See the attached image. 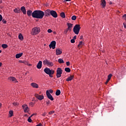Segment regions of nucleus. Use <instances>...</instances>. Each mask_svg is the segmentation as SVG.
<instances>
[{"instance_id":"a878e982","label":"nucleus","mask_w":126,"mask_h":126,"mask_svg":"<svg viewBox=\"0 0 126 126\" xmlns=\"http://www.w3.org/2000/svg\"><path fill=\"white\" fill-rule=\"evenodd\" d=\"M56 96H59V95H61V90H57L56 92Z\"/></svg>"},{"instance_id":"5fc2aeb1","label":"nucleus","mask_w":126,"mask_h":126,"mask_svg":"<svg viewBox=\"0 0 126 126\" xmlns=\"http://www.w3.org/2000/svg\"><path fill=\"white\" fill-rule=\"evenodd\" d=\"M82 38H83V36L81 35L80 37V39L81 40V39H82Z\"/></svg>"},{"instance_id":"a19ab883","label":"nucleus","mask_w":126,"mask_h":126,"mask_svg":"<svg viewBox=\"0 0 126 126\" xmlns=\"http://www.w3.org/2000/svg\"><path fill=\"white\" fill-rule=\"evenodd\" d=\"M70 42H71V43L73 44V43L75 42V40H74V39H71Z\"/></svg>"},{"instance_id":"a211bd4d","label":"nucleus","mask_w":126,"mask_h":126,"mask_svg":"<svg viewBox=\"0 0 126 126\" xmlns=\"http://www.w3.org/2000/svg\"><path fill=\"white\" fill-rule=\"evenodd\" d=\"M21 10L22 11L23 14H26V9L25 8V7L22 6L21 8Z\"/></svg>"},{"instance_id":"864d4df0","label":"nucleus","mask_w":126,"mask_h":126,"mask_svg":"<svg viewBox=\"0 0 126 126\" xmlns=\"http://www.w3.org/2000/svg\"><path fill=\"white\" fill-rule=\"evenodd\" d=\"M30 106H32L33 105V102L30 103Z\"/></svg>"},{"instance_id":"5701e85b","label":"nucleus","mask_w":126,"mask_h":126,"mask_svg":"<svg viewBox=\"0 0 126 126\" xmlns=\"http://www.w3.org/2000/svg\"><path fill=\"white\" fill-rule=\"evenodd\" d=\"M101 5L103 8L106 6V1L105 0H101Z\"/></svg>"},{"instance_id":"0eeeda50","label":"nucleus","mask_w":126,"mask_h":126,"mask_svg":"<svg viewBox=\"0 0 126 126\" xmlns=\"http://www.w3.org/2000/svg\"><path fill=\"white\" fill-rule=\"evenodd\" d=\"M43 63L44 64H47L48 66H53V65H54L53 62H50L47 60H44L43 61Z\"/></svg>"},{"instance_id":"8fccbe9b","label":"nucleus","mask_w":126,"mask_h":126,"mask_svg":"<svg viewBox=\"0 0 126 126\" xmlns=\"http://www.w3.org/2000/svg\"><path fill=\"white\" fill-rule=\"evenodd\" d=\"M36 126H42V124L39 123L38 125H37Z\"/></svg>"},{"instance_id":"2eb2a0df","label":"nucleus","mask_w":126,"mask_h":126,"mask_svg":"<svg viewBox=\"0 0 126 126\" xmlns=\"http://www.w3.org/2000/svg\"><path fill=\"white\" fill-rule=\"evenodd\" d=\"M51 10L47 9L45 10L44 14L46 15V16H50L51 15Z\"/></svg>"},{"instance_id":"4468645a","label":"nucleus","mask_w":126,"mask_h":126,"mask_svg":"<svg viewBox=\"0 0 126 126\" xmlns=\"http://www.w3.org/2000/svg\"><path fill=\"white\" fill-rule=\"evenodd\" d=\"M67 30H69V31L71 32V28H72V26H73V24L71 23H67Z\"/></svg>"},{"instance_id":"aec40b11","label":"nucleus","mask_w":126,"mask_h":126,"mask_svg":"<svg viewBox=\"0 0 126 126\" xmlns=\"http://www.w3.org/2000/svg\"><path fill=\"white\" fill-rule=\"evenodd\" d=\"M22 55H23V53L17 54L16 55V59H19V58H21L22 57Z\"/></svg>"},{"instance_id":"052dcab7","label":"nucleus","mask_w":126,"mask_h":126,"mask_svg":"<svg viewBox=\"0 0 126 126\" xmlns=\"http://www.w3.org/2000/svg\"><path fill=\"white\" fill-rule=\"evenodd\" d=\"M0 53H1V50H0Z\"/></svg>"},{"instance_id":"bf43d9fd","label":"nucleus","mask_w":126,"mask_h":126,"mask_svg":"<svg viewBox=\"0 0 126 126\" xmlns=\"http://www.w3.org/2000/svg\"><path fill=\"white\" fill-rule=\"evenodd\" d=\"M2 2V0H0V3H1Z\"/></svg>"},{"instance_id":"e433bc0d","label":"nucleus","mask_w":126,"mask_h":126,"mask_svg":"<svg viewBox=\"0 0 126 126\" xmlns=\"http://www.w3.org/2000/svg\"><path fill=\"white\" fill-rule=\"evenodd\" d=\"M123 19H124V20H126V14H124V15L123 16Z\"/></svg>"},{"instance_id":"c756f323","label":"nucleus","mask_w":126,"mask_h":126,"mask_svg":"<svg viewBox=\"0 0 126 126\" xmlns=\"http://www.w3.org/2000/svg\"><path fill=\"white\" fill-rule=\"evenodd\" d=\"M64 70L66 72H70V68L68 67L65 68Z\"/></svg>"},{"instance_id":"49530a36","label":"nucleus","mask_w":126,"mask_h":126,"mask_svg":"<svg viewBox=\"0 0 126 126\" xmlns=\"http://www.w3.org/2000/svg\"><path fill=\"white\" fill-rule=\"evenodd\" d=\"M2 20V16L0 14V22Z\"/></svg>"},{"instance_id":"ea45409f","label":"nucleus","mask_w":126,"mask_h":126,"mask_svg":"<svg viewBox=\"0 0 126 126\" xmlns=\"http://www.w3.org/2000/svg\"><path fill=\"white\" fill-rule=\"evenodd\" d=\"M55 113V111H51L50 112H49V115H52V114H54Z\"/></svg>"},{"instance_id":"c03bdc74","label":"nucleus","mask_w":126,"mask_h":126,"mask_svg":"<svg viewBox=\"0 0 126 126\" xmlns=\"http://www.w3.org/2000/svg\"><path fill=\"white\" fill-rule=\"evenodd\" d=\"M81 45H82V41H80L79 42V44L78 45V47H79L80 46H81Z\"/></svg>"},{"instance_id":"4d7b16f0","label":"nucleus","mask_w":126,"mask_h":126,"mask_svg":"<svg viewBox=\"0 0 126 126\" xmlns=\"http://www.w3.org/2000/svg\"><path fill=\"white\" fill-rule=\"evenodd\" d=\"M2 63H0V66H1Z\"/></svg>"},{"instance_id":"20e7f679","label":"nucleus","mask_w":126,"mask_h":126,"mask_svg":"<svg viewBox=\"0 0 126 126\" xmlns=\"http://www.w3.org/2000/svg\"><path fill=\"white\" fill-rule=\"evenodd\" d=\"M80 29H81V28L80 27V25L77 24L74 27L73 31L74 33L76 34V35H78V34H79Z\"/></svg>"},{"instance_id":"dca6fc26","label":"nucleus","mask_w":126,"mask_h":126,"mask_svg":"<svg viewBox=\"0 0 126 126\" xmlns=\"http://www.w3.org/2000/svg\"><path fill=\"white\" fill-rule=\"evenodd\" d=\"M31 86L33 87V88H39V85H38V84L35 83H32L31 84Z\"/></svg>"},{"instance_id":"bb28decb","label":"nucleus","mask_w":126,"mask_h":126,"mask_svg":"<svg viewBox=\"0 0 126 126\" xmlns=\"http://www.w3.org/2000/svg\"><path fill=\"white\" fill-rule=\"evenodd\" d=\"M60 15L61 17H62V18H65V14L64 13V12L61 13Z\"/></svg>"},{"instance_id":"f3484780","label":"nucleus","mask_w":126,"mask_h":126,"mask_svg":"<svg viewBox=\"0 0 126 126\" xmlns=\"http://www.w3.org/2000/svg\"><path fill=\"white\" fill-rule=\"evenodd\" d=\"M36 67L38 69L42 68V61H39L38 63L36 65Z\"/></svg>"},{"instance_id":"a18cd8bd","label":"nucleus","mask_w":126,"mask_h":126,"mask_svg":"<svg viewBox=\"0 0 126 126\" xmlns=\"http://www.w3.org/2000/svg\"><path fill=\"white\" fill-rule=\"evenodd\" d=\"M66 65H67V66H68V65H69V64H70V63H69V62H67L66 63Z\"/></svg>"},{"instance_id":"393cba45","label":"nucleus","mask_w":126,"mask_h":126,"mask_svg":"<svg viewBox=\"0 0 126 126\" xmlns=\"http://www.w3.org/2000/svg\"><path fill=\"white\" fill-rule=\"evenodd\" d=\"M18 38H19V40H21V41H22L23 40V36L22 35V34L21 33L19 34Z\"/></svg>"},{"instance_id":"c85d7f7f","label":"nucleus","mask_w":126,"mask_h":126,"mask_svg":"<svg viewBox=\"0 0 126 126\" xmlns=\"http://www.w3.org/2000/svg\"><path fill=\"white\" fill-rule=\"evenodd\" d=\"M1 47L3 49H6L8 46H7V44H2Z\"/></svg>"},{"instance_id":"f704fd0d","label":"nucleus","mask_w":126,"mask_h":126,"mask_svg":"<svg viewBox=\"0 0 126 126\" xmlns=\"http://www.w3.org/2000/svg\"><path fill=\"white\" fill-rule=\"evenodd\" d=\"M13 105L14 106H18V105H19V103H18V102H13Z\"/></svg>"},{"instance_id":"13d9d810","label":"nucleus","mask_w":126,"mask_h":126,"mask_svg":"<svg viewBox=\"0 0 126 126\" xmlns=\"http://www.w3.org/2000/svg\"><path fill=\"white\" fill-rule=\"evenodd\" d=\"M0 108H1V103L0 102Z\"/></svg>"},{"instance_id":"58836bf2","label":"nucleus","mask_w":126,"mask_h":126,"mask_svg":"<svg viewBox=\"0 0 126 126\" xmlns=\"http://www.w3.org/2000/svg\"><path fill=\"white\" fill-rule=\"evenodd\" d=\"M47 32L48 33H52V32H53V31H52V30H51V29H48L47 31Z\"/></svg>"},{"instance_id":"3c124183","label":"nucleus","mask_w":126,"mask_h":126,"mask_svg":"<svg viewBox=\"0 0 126 126\" xmlns=\"http://www.w3.org/2000/svg\"><path fill=\"white\" fill-rule=\"evenodd\" d=\"M109 81H110V80H106V82H105V84H108V82H109Z\"/></svg>"},{"instance_id":"473e14b6","label":"nucleus","mask_w":126,"mask_h":126,"mask_svg":"<svg viewBox=\"0 0 126 126\" xmlns=\"http://www.w3.org/2000/svg\"><path fill=\"white\" fill-rule=\"evenodd\" d=\"M68 31H69V30H67V29H66V30H64V34H65V35H66V34H67V32H68Z\"/></svg>"},{"instance_id":"9b49d317","label":"nucleus","mask_w":126,"mask_h":126,"mask_svg":"<svg viewBox=\"0 0 126 126\" xmlns=\"http://www.w3.org/2000/svg\"><path fill=\"white\" fill-rule=\"evenodd\" d=\"M34 96L36 98H37V99H38V100H43V99H44V95H39L38 94H34Z\"/></svg>"},{"instance_id":"9d476101","label":"nucleus","mask_w":126,"mask_h":126,"mask_svg":"<svg viewBox=\"0 0 126 126\" xmlns=\"http://www.w3.org/2000/svg\"><path fill=\"white\" fill-rule=\"evenodd\" d=\"M50 15H52L54 18H57V17H58V13H57V12L55 10H51L50 12Z\"/></svg>"},{"instance_id":"1a4fd4ad","label":"nucleus","mask_w":126,"mask_h":126,"mask_svg":"<svg viewBox=\"0 0 126 126\" xmlns=\"http://www.w3.org/2000/svg\"><path fill=\"white\" fill-rule=\"evenodd\" d=\"M22 108L24 111V113H28L30 111V108L28 107V106L26 104H24L22 105Z\"/></svg>"},{"instance_id":"79ce46f5","label":"nucleus","mask_w":126,"mask_h":126,"mask_svg":"<svg viewBox=\"0 0 126 126\" xmlns=\"http://www.w3.org/2000/svg\"><path fill=\"white\" fill-rule=\"evenodd\" d=\"M46 115H47V112H45L43 113L42 116H43V117H46Z\"/></svg>"},{"instance_id":"7c9ffc66","label":"nucleus","mask_w":126,"mask_h":126,"mask_svg":"<svg viewBox=\"0 0 126 126\" xmlns=\"http://www.w3.org/2000/svg\"><path fill=\"white\" fill-rule=\"evenodd\" d=\"M31 118H32V117L30 116L28 119V122H29V123H32V119H31Z\"/></svg>"},{"instance_id":"39448f33","label":"nucleus","mask_w":126,"mask_h":126,"mask_svg":"<svg viewBox=\"0 0 126 126\" xmlns=\"http://www.w3.org/2000/svg\"><path fill=\"white\" fill-rule=\"evenodd\" d=\"M62 74H63V70L61 68L59 67L57 69V73L56 76L57 78H60L62 76Z\"/></svg>"},{"instance_id":"4c0bfd02","label":"nucleus","mask_w":126,"mask_h":126,"mask_svg":"<svg viewBox=\"0 0 126 126\" xmlns=\"http://www.w3.org/2000/svg\"><path fill=\"white\" fill-rule=\"evenodd\" d=\"M48 92H49V93H51V94H53L54 91H53V90H49L48 91Z\"/></svg>"},{"instance_id":"09e8293b","label":"nucleus","mask_w":126,"mask_h":126,"mask_svg":"<svg viewBox=\"0 0 126 126\" xmlns=\"http://www.w3.org/2000/svg\"><path fill=\"white\" fill-rule=\"evenodd\" d=\"M36 115H37V114H36V113H33V114H32L31 116V117H33V116H36Z\"/></svg>"},{"instance_id":"423d86ee","label":"nucleus","mask_w":126,"mask_h":126,"mask_svg":"<svg viewBox=\"0 0 126 126\" xmlns=\"http://www.w3.org/2000/svg\"><path fill=\"white\" fill-rule=\"evenodd\" d=\"M57 44V42H56V41H52L50 44H49V48L50 49H53V50L56 49V44Z\"/></svg>"},{"instance_id":"7ed1b4c3","label":"nucleus","mask_w":126,"mask_h":126,"mask_svg":"<svg viewBox=\"0 0 126 126\" xmlns=\"http://www.w3.org/2000/svg\"><path fill=\"white\" fill-rule=\"evenodd\" d=\"M41 30L39 27H35L32 28L31 32L32 35V36H35V35H37V34H39V32H40Z\"/></svg>"},{"instance_id":"6e6552de","label":"nucleus","mask_w":126,"mask_h":126,"mask_svg":"<svg viewBox=\"0 0 126 126\" xmlns=\"http://www.w3.org/2000/svg\"><path fill=\"white\" fill-rule=\"evenodd\" d=\"M46 96L48 99L51 100V101H54V97H53V95L49 93V91H46Z\"/></svg>"},{"instance_id":"72a5a7b5","label":"nucleus","mask_w":126,"mask_h":126,"mask_svg":"<svg viewBox=\"0 0 126 126\" xmlns=\"http://www.w3.org/2000/svg\"><path fill=\"white\" fill-rule=\"evenodd\" d=\"M71 19L72 20H76V16H73L72 17H71Z\"/></svg>"},{"instance_id":"de8ad7c7","label":"nucleus","mask_w":126,"mask_h":126,"mask_svg":"<svg viewBox=\"0 0 126 126\" xmlns=\"http://www.w3.org/2000/svg\"><path fill=\"white\" fill-rule=\"evenodd\" d=\"M123 25L124 26V28H125V29H126V23H123Z\"/></svg>"},{"instance_id":"b1692460","label":"nucleus","mask_w":126,"mask_h":126,"mask_svg":"<svg viewBox=\"0 0 126 126\" xmlns=\"http://www.w3.org/2000/svg\"><path fill=\"white\" fill-rule=\"evenodd\" d=\"M58 62L59 63H64V61H63V60L61 58L58 59Z\"/></svg>"},{"instance_id":"4be33fe9","label":"nucleus","mask_w":126,"mask_h":126,"mask_svg":"<svg viewBox=\"0 0 126 126\" xmlns=\"http://www.w3.org/2000/svg\"><path fill=\"white\" fill-rule=\"evenodd\" d=\"M14 11L15 12V13H20L21 11L20 10V9L18 8L14 9Z\"/></svg>"},{"instance_id":"37998d69","label":"nucleus","mask_w":126,"mask_h":126,"mask_svg":"<svg viewBox=\"0 0 126 126\" xmlns=\"http://www.w3.org/2000/svg\"><path fill=\"white\" fill-rule=\"evenodd\" d=\"M2 22L3 23H4V24H5L6 23V21L4 19L2 20Z\"/></svg>"},{"instance_id":"6ab92c4d","label":"nucleus","mask_w":126,"mask_h":126,"mask_svg":"<svg viewBox=\"0 0 126 126\" xmlns=\"http://www.w3.org/2000/svg\"><path fill=\"white\" fill-rule=\"evenodd\" d=\"M74 78V76L73 75H70L69 77H68L67 79H66V81H71V80Z\"/></svg>"},{"instance_id":"603ef678","label":"nucleus","mask_w":126,"mask_h":126,"mask_svg":"<svg viewBox=\"0 0 126 126\" xmlns=\"http://www.w3.org/2000/svg\"><path fill=\"white\" fill-rule=\"evenodd\" d=\"M76 39V35L74 36L73 39L75 40Z\"/></svg>"},{"instance_id":"6e6d98bb","label":"nucleus","mask_w":126,"mask_h":126,"mask_svg":"<svg viewBox=\"0 0 126 126\" xmlns=\"http://www.w3.org/2000/svg\"><path fill=\"white\" fill-rule=\"evenodd\" d=\"M112 3H113V2L112 1H110L109 4H112Z\"/></svg>"},{"instance_id":"2f4dec72","label":"nucleus","mask_w":126,"mask_h":126,"mask_svg":"<svg viewBox=\"0 0 126 126\" xmlns=\"http://www.w3.org/2000/svg\"><path fill=\"white\" fill-rule=\"evenodd\" d=\"M113 75H112V74H110L108 76V80H111V78L112 77Z\"/></svg>"},{"instance_id":"c9c22d12","label":"nucleus","mask_w":126,"mask_h":126,"mask_svg":"<svg viewBox=\"0 0 126 126\" xmlns=\"http://www.w3.org/2000/svg\"><path fill=\"white\" fill-rule=\"evenodd\" d=\"M46 104H47V105H50V104H51V101H50V100H48L46 101Z\"/></svg>"},{"instance_id":"ddd939ff","label":"nucleus","mask_w":126,"mask_h":126,"mask_svg":"<svg viewBox=\"0 0 126 126\" xmlns=\"http://www.w3.org/2000/svg\"><path fill=\"white\" fill-rule=\"evenodd\" d=\"M8 79H9V80L12 81V82H13V83H16L18 82V81H17V80H16L15 77H9L8 78Z\"/></svg>"},{"instance_id":"cd10ccee","label":"nucleus","mask_w":126,"mask_h":126,"mask_svg":"<svg viewBox=\"0 0 126 126\" xmlns=\"http://www.w3.org/2000/svg\"><path fill=\"white\" fill-rule=\"evenodd\" d=\"M9 117H10V118H11V117H12V116H13V111H12V110H10L9 111Z\"/></svg>"},{"instance_id":"f8f14e48","label":"nucleus","mask_w":126,"mask_h":126,"mask_svg":"<svg viewBox=\"0 0 126 126\" xmlns=\"http://www.w3.org/2000/svg\"><path fill=\"white\" fill-rule=\"evenodd\" d=\"M56 53L57 56H59L60 55H61V54H62L63 49L61 48H58L56 50Z\"/></svg>"},{"instance_id":"f257e3e1","label":"nucleus","mask_w":126,"mask_h":126,"mask_svg":"<svg viewBox=\"0 0 126 126\" xmlns=\"http://www.w3.org/2000/svg\"><path fill=\"white\" fill-rule=\"evenodd\" d=\"M44 15H45V13L43 11L39 10H34L32 13V17L37 19H42Z\"/></svg>"},{"instance_id":"412c9836","label":"nucleus","mask_w":126,"mask_h":126,"mask_svg":"<svg viewBox=\"0 0 126 126\" xmlns=\"http://www.w3.org/2000/svg\"><path fill=\"white\" fill-rule=\"evenodd\" d=\"M27 15L28 16H31L32 15V14L33 13H32V10H28L27 11Z\"/></svg>"},{"instance_id":"f03ea898","label":"nucleus","mask_w":126,"mask_h":126,"mask_svg":"<svg viewBox=\"0 0 126 126\" xmlns=\"http://www.w3.org/2000/svg\"><path fill=\"white\" fill-rule=\"evenodd\" d=\"M44 71L45 73H46V74L49 75V77L51 78L53 77V75L54 74V73H55V70L53 69H50L49 68H45L44 69Z\"/></svg>"}]
</instances>
